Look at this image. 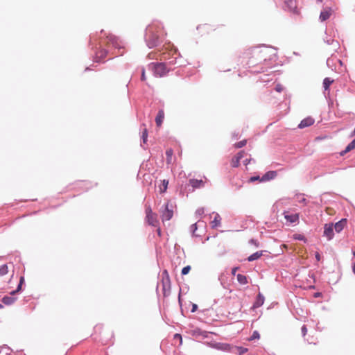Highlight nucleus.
<instances>
[{
    "mask_svg": "<svg viewBox=\"0 0 355 355\" xmlns=\"http://www.w3.org/2000/svg\"><path fill=\"white\" fill-rule=\"evenodd\" d=\"M160 30L161 27L157 24H150L146 28V40L150 48L157 46L159 40L157 33Z\"/></svg>",
    "mask_w": 355,
    "mask_h": 355,
    "instance_id": "nucleus-1",
    "label": "nucleus"
},
{
    "mask_svg": "<svg viewBox=\"0 0 355 355\" xmlns=\"http://www.w3.org/2000/svg\"><path fill=\"white\" fill-rule=\"evenodd\" d=\"M162 284L164 296H168L171 293V279L167 270L162 272Z\"/></svg>",
    "mask_w": 355,
    "mask_h": 355,
    "instance_id": "nucleus-2",
    "label": "nucleus"
},
{
    "mask_svg": "<svg viewBox=\"0 0 355 355\" xmlns=\"http://www.w3.org/2000/svg\"><path fill=\"white\" fill-rule=\"evenodd\" d=\"M153 70L156 76L162 77L166 75L168 70L163 62L153 64Z\"/></svg>",
    "mask_w": 355,
    "mask_h": 355,
    "instance_id": "nucleus-3",
    "label": "nucleus"
},
{
    "mask_svg": "<svg viewBox=\"0 0 355 355\" xmlns=\"http://www.w3.org/2000/svg\"><path fill=\"white\" fill-rule=\"evenodd\" d=\"M173 216V206L170 202H167L164 206V210L162 211V220H169Z\"/></svg>",
    "mask_w": 355,
    "mask_h": 355,
    "instance_id": "nucleus-4",
    "label": "nucleus"
},
{
    "mask_svg": "<svg viewBox=\"0 0 355 355\" xmlns=\"http://www.w3.org/2000/svg\"><path fill=\"white\" fill-rule=\"evenodd\" d=\"M146 220L147 223L150 225L155 227L157 226L159 222L157 218V214L153 212L150 207L146 208Z\"/></svg>",
    "mask_w": 355,
    "mask_h": 355,
    "instance_id": "nucleus-5",
    "label": "nucleus"
},
{
    "mask_svg": "<svg viewBox=\"0 0 355 355\" xmlns=\"http://www.w3.org/2000/svg\"><path fill=\"white\" fill-rule=\"evenodd\" d=\"M334 225L325 224L324 227V236H325L328 240H331L334 237Z\"/></svg>",
    "mask_w": 355,
    "mask_h": 355,
    "instance_id": "nucleus-6",
    "label": "nucleus"
},
{
    "mask_svg": "<svg viewBox=\"0 0 355 355\" xmlns=\"http://www.w3.org/2000/svg\"><path fill=\"white\" fill-rule=\"evenodd\" d=\"M252 54L255 56L258 60H266L267 55V50L266 49H254L252 51Z\"/></svg>",
    "mask_w": 355,
    "mask_h": 355,
    "instance_id": "nucleus-7",
    "label": "nucleus"
},
{
    "mask_svg": "<svg viewBox=\"0 0 355 355\" xmlns=\"http://www.w3.org/2000/svg\"><path fill=\"white\" fill-rule=\"evenodd\" d=\"M333 10L331 8L327 7L324 8L320 14V19L321 21L327 20L332 15Z\"/></svg>",
    "mask_w": 355,
    "mask_h": 355,
    "instance_id": "nucleus-8",
    "label": "nucleus"
},
{
    "mask_svg": "<svg viewBox=\"0 0 355 355\" xmlns=\"http://www.w3.org/2000/svg\"><path fill=\"white\" fill-rule=\"evenodd\" d=\"M314 121L315 120L312 117H306L301 121L300 123L298 125V128L302 129L311 126L314 123Z\"/></svg>",
    "mask_w": 355,
    "mask_h": 355,
    "instance_id": "nucleus-9",
    "label": "nucleus"
},
{
    "mask_svg": "<svg viewBox=\"0 0 355 355\" xmlns=\"http://www.w3.org/2000/svg\"><path fill=\"white\" fill-rule=\"evenodd\" d=\"M245 152L243 150L240 151L238 154L234 156L231 160V166L232 167H238L241 159L243 157Z\"/></svg>",
    "mask_w": 355,
    "mask_h": 355,
    "instance_id": "nucleus-10",
    "label": "nucleus"
},
{
    "mask_svg": "<svg viewBox=\"0 0 355 355\" xmlns=\"http://www.w3.org/2000/svg\"><path fill=\"white\" fill-rule=\"evenodd\" d=\"M284 218L290 223H296L299 220V214H289L288 211L284 212Z\"/></svg>",
    "mask_w": 355,
    "mask_h": 355,
    "instance_id": "nucleus-11",
    "label": "nucleus"
},
{
    "mask_svg": "<svg viewBox=\"0 0 355 355\" xmlns=\"http://www.w3.org/2000/svg\"><path fill=\"white\" fill-rule=\"evenodd\" d=\"M205 182L202 180L190 179L189 184L194 189L203 187Z\"/></svg>",
    "mask_w": 355,
    "mask_h": 355,
    "instance_id": "nucleus-12",
    "label": "nucleus"
},
{
    "mask_svg": "<svg viewBox=\"0 0 355 355\" xmlns=\"http://www.w3.org/2000/svg\"><path fill=\"white\" fill-rule=\"evenodd\" d=\"M164 119V112L163 110H159L155 118V123L157 127H160Z\"/></svg>",
    "mask_w": 355,
    "mask_h": 355,
    "instance_id": "nucleus-13",
    "label": "nucleus"
},
{
    "mask_svg": "<svg viewBox=\"0 0 355 355\" xmlns=\"http://www.w3.org/2000/svg\"><path fill=\"white\" fill-rule=\"evenodd\" d=\"M212 347L215 349L223 351H230L231 349V346L227 343H215Z\"/></svg>",
    "mask_w": 355,
    "mask_h": 355,
    "instance_id": "nucleus-14",
    "label": "nucleus"
},
{
    "mask_svg": "<svg viewBox=\"0 0 355 355\" xmlns=\"http://www.w3.org/2000/svg\"><path fill=\"white\" fill-rule=\"evenodd\" d=\"M346 224H347L346 219H342L340 221L337 222L334 225V228H335L336 232L338 233L340 232L343 230V228L346 225Z\"/></svg>",
    "mask_w": 355,
    "mask_h": 355,
    "instance_id": "nucleus-15",
    "label": "nucleus"
},
{
    "mask_svg": "<svg viewBox=\"0 0 355 355\" xmlns=\"http://www.w3.org/2000/svg\"><path fill=\"white\" fill-rule=\"evenodd\" d=\"M277 175V172L270 171L267 172L261 179V181H268L275 178Z\"/></svg>",
    "mask_w": 355,
    "mask_h": 355,
    "instance_id": "nucleus-16",
    "label": "nucleus"
},
{
    "mask_svg": "<svg viewBox=\"0 0 355 355\" xmlns=\"http://www.w3.org/2000/svg\"><path fill=\"white\" fill-rule=\"evenodd\" d=\"M264 303V297L261 294L259 293L257 299L253 304V308L256 309L263 305Z\"/></svg>",
    "mask_w": 355,
    "mask_h": 355,
    "instance_id": "nucleus-17",
    "label": "nucleus"
},
{
    "mask_svg": "<svg viewBox=\"0 0 355 355\" xmlns=\"http://www.w3.org/2000/svg\"><path fill=\"white\" fill-rule=\"evenodd\" d=\"M221 218L218 214H216L214 220L211 222L212 228H216L220 226Z\"/></svg>",
    "mask_w": 355,
    "mask_h": 355,
    "instance_id": "nucleus-18",
    "label": "nucleus"
},
{
    "mask_svg": "<svg viewBox=\"0 0 355 355\" xmlns=\"http://www.w3.org/2000/svg\"><path fill=\"white\" fill-rule=\"evenodd\" d=\"M286 3L287 4L289 10L291 12H297V6H296V1L295 0H286Z\"/></svg>",
    "mask_w": 355,
    "mask_h": 355,
    "instance_id": "nucleus-19",
    "label": "nucleus"
},
{
    "mask_svg": "<svg viewBox=\"0 0 355 355\" xmlns=\"http://www.w3.org/2000/svg\"><path fill=\"white\" fill-rule=\"evenodd\" d=\"M354 148H355V139L351 143H349L347 145V146L345 148V149L343 151L340 152V154L341 156H343Z\"/></svg>",
    "mask_w": 355,
    "mask_h": 355,
    "instance_id": "nucleus-20",
    "label": "nucleus"
},
{
    "mask_svg": "<svg viewBox=\"0 0 355 355\" xmlns=\"http://www.w3.org/2000/svg\"><path fill=\"white\" fill-rule=\"evenodd\" d=\"M175 54H176V50L171 49L168 52H164L162 54L161 60H166L169 59L171 55L173 56Z\"/></svg>",
    "mask_w": 355,
    "mask_h": 355,
    "instance_id": "nucleus-21",
    "label": "nucleus"
},
{
    "mask_svg": "<svg viewBox=\"0 0 355 355\" xmlns=\"http://www.w3.org/2000/svg\"><path fill=\"white\" fill-rule=\"evenodd\" d=\"M107 51L105 50H100L96 52V58L98 59V61L103 60L107 56Z\"/></svg>",
    "mask_w": 355,
    "mask_h": 355,
    "instance_id": "nucleus-22",
    "label": "nucleus"
},
{
    "mask_svg": "<svg viewBox=\"0 0 355 355\" xmlns=\"http://www.w3.org/2000/svg\"><path fill=\"white\" fill-rule=\"evenodd\" d=\"M262 255H263V252L262 251L256 252L255 253H254V254H251L250 256H249L248 258V260L249 261H252L258 259Z\"/></svg>",
    "mask_w": 355,
    "mask_h": 355,
    "instance_id": "nucleus-23",
    "label": "nucleus"
},
{
    "mask_svg": "<svg viewBox=\"0 0 355 355\" xmlns=\"http://www.w3.org/2000/svg\"><path fill=\"white\" fill-rule=\"evenodd\" d=\"M173 155V150L171 148L166 150V163L167 164H171L172 163V157Z\"/></svg>",
    "mask_w": 355,
    "mask_h": 355,
    "instance_id": "nucleus-24",
    "label": "nucleus"
},
{
    "mask_svg": "<svg viewBox=\"0 0 355 355\" xmlns=\"http://www.w3.org/2000/svg\"><path fill=\"white\" fill-rule=\"evenodd\" d=\"M334 83V80H331L330 78H325L323 80V87L324 90H328L329 86Z\"/></svg>",
    "mask_w": 355,
    "mask_h": 355,
    "instance_id": "nucleus-25",
    "label": "nucleus"
},
{
    "mask_svg": "<svg viewBox=\"0 0 355 355\" xmlns=\"http://www.w3.org/2000/svg\"><path fill=\"white\" fill-rule=\"evenodd\" d=\"M237 281L241 284H248V280H247V277L246 276L243 275H241V274H238L237 276Z\"/></svg>",
    "mask_w": 355,
    "mask_h": 355,
    "instance_id": "nucleus-26",
    "label": "nucleus"
},
{
    "mask_svg": "<svg viewBox=\"0 0 355 355\" xmlns=\"http://www.w3.org/2000/svg\"><path fill=\"white\" fill-rule=\"evenodd\" d=\"M142 126L144 127V128L142 130L141 137H142L144 144H146L147 142V138H148V130H147V128H146L145 124H143Z\"/></svg>",
    "mask_w": 355,
    "mask_h": 355,
    "instance_id": "nucleus-27",
    "label": "nucleus"
},
{
    "mask_svg": "<svg viewBox=\"0 0 355 355\" xmlns=\"http://www.w3.org/2000/svg\"><path fill=\"white\" fill-rule=\"evenodd\" d=\"M8 272V268L6 264L2 265L0 267V276L6 275Z\"/></svg>",
    "mask_w": 355,
    "mask_h": 355,
    "instance_id": "nucleus-28",
    "label": "nucleus"
},
{
    "mask_svg": "<svg viewBox=\"0 0 355 355\" xmlns=\"http://www.w3.org/2000/svg\"><path fill=\"white\" fill-rule=\"evenodd\" d=\"M173 340L175 342H178V345L180 346L182 344V336L179 334H175L173 336Z\"/></svg>",
    "mask_w": 355,
    "mask_h": 355,
    "instance_id": "nucleus-29",
    "label": "nucleus"
},
{
    "mask_svg": "<svg viewBox=\"0 0 355 355\" xmlns=\"http://www.w3.org/2000/svg\"><path fill=\"white\" fill-rule=\"evenodd\" d=\"M13 302L14 299L10 297H4L2 299V302L7 305L12 304Z\"/></svg>",
    "mask_w": 355,
    "mask_h": 355,
    "instance_id": "nucleus-30",
    "label": "nucleus"
},
{
    "mask_svg": "<svg viewBox=\"0 0 355 355\" xmlns=\"http://www.w3.org/2000/svg\"><path fill=\"white\" fill-rule=\"evenodd\" d=\"M247 144V140L246 139H244V140H242L239 142H237L234 144V147L236 148H242L243 146H245Z\"/></svg>",
    "mask_w": 355,
    "mask_h": 355,
    "instance_id": "nucleus-31",
    "label": "nucleus"
},
{
    "mask_svg": "<svg viewBox=\"0 0 355 355\" xmlns=\"http://www.w3.org/2000/svg\"><path fill=\"white\" fill-rule=\"evenodd\" d=\"M168 182L167 180H164L162 181V187H160V192L164 193L166 191L168 187Z\"/></svg>",
    "mask_w": 355,
    "mask_h": 355,
    "instance_id": "nucleus-32",
    "label": "nucleus"
},
{
    "mask_svg": "<svg viewBox=\"0 0 355 355\" xmlns=\"http://www.w3.org/2000/svg\"><path fill=\"white\" fill-rule=\"evenodd\" d=\"M293 239L295 240H300V241H304L306 242V239H305L304 236L300 234H295L293 235Z\"/></svg>",
    "mask_w": 355,
    "mask_h": 355,
    "instance_id": "nucleus-33",
    "label": "nucleus"
},
{
    "mask_svg": "<svg viewBox=\"0 0 355 355\" xmlns=\"http://www.w3.org/2000/svg\"><path fill=\"white\" fill-rule=\"evenodd\" d=\"M191 270V266H187L185 267H184L182 270V275H187L189 271Z\"/></svg>",
    "mask_w": 355,
    "mask_h": 355,
    "instance_id": "nucleus-34",
    "label": "nucleus"
},
{
    "mask_svg": "<svg viewBox=\"0 0 355 355\" xmlns=\"http://www.w3.org/2000/svg\"><path fill=\"white\" fill-rule=\"evenodd\" d=\"M24 281V278L23 277H21L19 284V286L17 287V289L16 291H12V294L16 293L17 291H19L21 289V284H23Z\"/></svg>",
    "mask_w": 355,
    "mask_h": 355,
    "instance_id": "nucleus-35",
    "label": "nucleus"
},
{
    "mask_svg": "<svg viewBox=\"0 0 355 355\" xmlns=\"http://www.w3.org/2000/svg\"><path fill=\"white\" fill-rule=\"evenodd\" d=\"M259 337H260V336H259V332L255 331L253 332V334L250 338V340L259 339Z\"/></svg>",
    "mask_w": 355,
    "mask_h": 355,
    "instance_id": "nucleus-36",
    "label": "nucleus"
},
{
    "mask_svg": "<svg viewBox=\"0 0 355 355\" xmlns=\"http://www.w3.org/2000/svg\"><path fill=\"white\" fill-rule=\"evenodd\" d=\"M238 349L239 350V354H243L245 353L248 351V349L243 348V347H239Z\"/></svg>",
    "mask_w": 355,
    "mask_h": 355,
    "instance_id": "nucleus-37",
    "label": "nucleus"
},
{
    "mask_svg": "<svg viewBox=\"0 0 355 355\" xmlns=\"http://www.w3.org/2000/svg\"><path fill=\"white\" fill-rule=\"evenodd\" d=\"M302 335L304 336L307 333V329L305 325L302 326Z\"/></svg>",
    "mask_w": 355,
    "mask_h": 355,
    "instance_id": "nucleus-38",
    "label": "nucleus"
},
{
    "mask_svg": "<svg viewBox=\"0 0 355 355\" xmlns=\"http://www.w3.org/2000/svg\"><path fill=\"white\" fill-rule=\"evenodd\" d=\"M141 79L142 81L146 80L145 70L144 69H142Z\"/></svg>",
    "mask_w": 355,
    "mask_h": 355,
    "instance_id": "nucleus-39",
    "label": "nucleus"
},
{
    "mask_svg": "<svg viewBox=\"0 0 355 355\" xmlns=\"http://www.w3.org/2000/svg\"><path fill=\"white\" fill-rule=\"evenodd\" d=\"M260 178H259V176H254V177L250 178V182H254L255 180H258Z\"/></svg>",
    "mask_w": 355,
    "mask_h": 355,
    "instance_id": "nucleus-40",
    "label": "nucleus"
},
{
    "mask_svg": "<svg viewBox=\"0 0 355 355\" xmlns=\"http://www.w3.org/2000/svg\"><path fill=\"white\" fill-rule=\"evenodd\" d=\"M198 309V306L196 304H192L191 312H195Z\"/></svg>",
    "mask_w": 355,
    "mask_h": 355,
    "instance_id": "nucleus-41",
    "label": "nucleus"
},
{
    "mask_svg": "<svg viewBox=\"0 0 355 355\" xmlns=\"http://www.w3.org/2000/svg\"><path fill=\"white\" fill-rule=\"evenodd\" d=\"M196 212L198 214L201 215V214H204V209L203 208H200V209H197Z\"/></svg>",
    "mask_w": 355,
    "mask_h": 355,
    "instance_id": "nucleus-42",
    "label": "nucleus"
},
{
    "mask_svg": "<svg viewBox=\"0 0 355 355\" xmlns=\"http://www.w3.org/2000/svg\"><path fill=\"white\" fill-rule=\"evenodd\" d=\"M238 269H239V268H238V267H235V268H232V274L233 275H236V270H237Z\"/></svg>",
    "mask_w": 355,
    "mask_h": 355,
    "instance_id": "nucleus-43",
    "label": "nucleus"
},
{
    "mask_svg": "<svg viewBox=\"0 0 355 355\" xmlns=\"http://www.w3.org/2000/svg\"><path fill=\"white\" fill-rule=\"evenodd\" d=\"M315 258H316L317 261H320V254L318 252H316Z\"/></svg>",
    "mask_w": 355,
    "mask_h": 355,
    "instance_id": "nucleus-44",
    "label": "nucleus"
},
{
    "mask_svg": "<svg viewBox=\"0 0 355 355\" xmlns=\"http://www.w3.org/2000/svg\"><path fill=\"white\" fill-rule=\"evenodd\" d=\"M250 242H251L252 243H253L254 245H255L256 246H258V243H257L256 241H254V240L252 239V240L250 241Z\"/></svg>",
    "mask_w": 355,
    "mask_h": 355,
    "instance_id": "nucleus-45",
    "label": "nucleus"
},
{
    "mask_svg": "<svg viewBox=\"0 0 355 355\" xmlns=\"http://www.w3.org/2000/svg\"><path fill=\"white\" fill-rule=\"evenodd\" d=\"M352 270H353V272L355 274V262L353 264Z\"/></svg>",
    "mask_w": 355,
    "mask_h": 355,
    "instance_id": "nucleus-46",
    "label": "nucleus"
},
{
    "mask_svg": "<svg viewBox=\"0 0 355 355\" xmlns=\"http://www.w3.org/2000/svg\"><path fill=\"white\" fill-rule=\"evenodd\" d=\"M157 231L158 235L160 236L161 235V230H160V229L158 228Z\"/></svg>",
    "mask_w": 355,
    "mask_h": 355,
    "instance_id": "nucleus-47",
    "label": "nucleus"
},
{
    "mask_svg": "<svg viewBox=\"0 0 355 355\" xmlns=\"http://www.w3.org/2000/svg\"><path fill=\"white\" fill-rule=\"evenodd\" d=\"M282 247H283L284 248H286V249L287 248V245H285V244L282 245Z\"/></svg>",
    "mask_w": 355,
    "mask_h": 355,
    "instance_id": "nucleus-48",
    "label": "nucleus"
},
{
    "mask_svg": "<svg viewBox=\"0 0 355 355\" xmlns=\"http://www.w3.org/2000/svg\"><path fill=\"white\" fill-rule=\"evenodd\" d=\"M318 2H322V0H317Z\"/></svg>",
    "mask_w": 355,
    "mask_h": 355,
    "instance_id": "nucleus-49",
    "label": "nucleus"
},
{
    "mask_svg": "<svg viewBox=\"0 0 355 355\" xmlns=\"http://www.w3.org/2000/svg\"><path fill=\"white\" fill-rule=\"evenodd\" d=\"M1 306H1V304H0V308H1Z\"/></svg>",
    "mask_w": 355,
    "mask_h": 355,
    "instance_id": "nucleus-50",
    "label": "nucleus"
}]
</instances>
